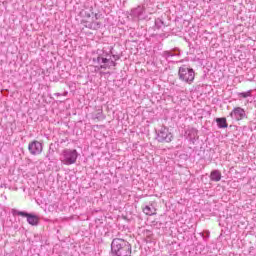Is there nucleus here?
Returning a JSON list of instances; mask_svg holds the SVG:
<instances>
[{"instance_id": "aec40b11", "label": "nucleus", "mask_w": 256, "mask_h": 256, "mask_svg": "<svg viewBox=\"0 0 256 256\" xmlns=\"http://www.w3.org/2000/svg\"><path fill=\"white\" fill-rule=\"evenodd\" d=\"M101 22H95V21H92V29L94 31H97V29H101Z\"/></svg>"}, {"instance_id": "9b49d317", "label": "nucleus", "mask_w": 256, "mask_h": 256, "mask_svg": "<svg viewBox=\"0 0 256 256\" xmlns=\"http://www.w3.org/2000/svg\"><path fill=\"white\" fill-rule=\"evenodd\" d=\"M186 133L188 134L187 139H189V141L195 145V141L199 139V131L195 128H191L187 130Z\"/></svg>"}, {"instance_id": "f3484780", "label": "nucleus", "mask_w": 256, "mask_h": 256, "mask_svg": "<svg viewBox=\"0 0 256 256\" xmlns=\"http://www.w3.org/2000/svg\"><path fill=\"white\" fill-rule=\"evenodd\" d=\"M251 93H253V90H248L246 92H240V93H238V97H241L242 99H247V97H251Z\"/></svg>"}, {"instance_id": "0eeeda50", "label": "nucleus", "mask_w": 256, "mask_h": 256, "mask_svg": "<svg viewBox=\"0 0 256 256\" xmlns=\"http://www.w3.org/2000/svg\"><path fill=\"white\" fill-rule=\"evenodd\" d=\"M249 112L245 111L242 107H234L230 112L231 119L235 121H243V119H247Z\"/></svg>"}, {"instance_id": "6ab92c4d", "label": "nucleus", "mask_w": 256, "mask_h": 256, "mask_svg": "<svg viewBox=\"0 0 256 256\" xmlns=\"http://www.w3.org/2000/svg\"><path fill=\"white\" fill-rule=\"evenodd\" d=\"M110 55V59L111 57L114 59L112 61H114V63H116V61H119V59H121V56L117 55V54H113V50H110V52H108Z\"/></svg>"}, {"instance_id": "7ed1b4c3", "label": "nucleus", "mask_w": 256, "mask_h": 256, "mask_svg": "<svg viewBox=\"0 0 256 256\" xmlns=\"http://www.w3.org/2000/svg\"><path fill=\"white\" fill-rule=\"evenodd\" d=\"M178 79L182 83L192 85L193 81H195V70L189 64H183L178 68Z\"/></svg>"}, {"instance_id": "ddd939ff", "label": "nucleus", "mask_w": 256, "mask_h": 256, "mask_svg": "<svg viewBox=\"0 0 256 256\" xmlns=\"http://www.w3.org/2000/svg\"><path fill=\"white\" fill-rule=\"evenodd\" d=\"M215 121L218 129H227V127H229V124H227V118L225 117L216 118Z\"/></svg>"}, {"instance_id": "dca6fc26", "label": "nucleus", "mask_w": 256, "mask_h": 256, "mask_svg": "<svg viewBox=\"0 0 256 256\" xmlns=\"http://www.w3.org/2000/svg\"><path fill=\"white\" fill-rule=\"evenodd\" d=\"M155 211H157V210L153 206H145V208L143 209V213H145V215H149V216L155 215L156 214Z\"/></svg>"}, {"instance_id": "5701e85b", "label": "nucleus", "mask_w": 256, "mask_h": 256, "mask_svg": "<svg viewBox=\"0 0 256 256\" xmlns=\"http://www.w3.org/2000/svg\"><path fill=\"white\" fill-rule=\"evenodd\" d=\"M158 37H160V39H166L167 34L162 33V34L158 35Z\"/></svg>"}, {"instance_id": "a878e982", "label": "nucleus", "mask_w": 256, "mask_h": 256, "mask_svg": "<svg viewBox=\"0 0 256 256\" xmlns=\"http://www.w3.org/2000/svg\"><path fill=\"white\" fill-rule=\"evenodd\" d=\"M56 97H61V95H63V94H61V93H55L54 94Z\"/></svg>"}, {"instance_id": "4be33fe9", "label": "nucleus", "mask_w": 256, "mask_h": 256, "mask_svg": "<svg viewBox=\"0 0 256 256\" xmlns=\"http://www.w3.org/2000/svg\"><path fill=\"white\" fill-rule=\"evenodd\" d=\"M87 29H93V22H89L88 25H86Z\"/></svg>"}, {"instance_id": "2eb2a0df", "label": "nucleus", "mask_w": 256, "mask_h": 256, "mask_svg": "<svg viewBox=\"0 0 256 256\" xmlns=\"http://www.w3.org/2000/svg\"><path fill=\"white\" fill-rule=\"evenodd\" d=\"M163 27H167V24H165L163 17L156 18L154 22V29H163Z\"/></svg>"}, {"instance_id": "4468645a", "label": "nucleus", "mask_w": 256, "mask_h": 256, "mask_svg": "<svg viewBox=\"0 0 256 256\" xmlns=\"http://www.w3.org/2000/svg\"><path fill=\"white\" fill-rule=\"evenodd\" d=\"M221 171L219 170H212L210 173V179L214 181L215 183L221 181Z\"/></svg>"}, {"instance_id": "f03ea898", "label": "nucleus", "mask_w": 256, "mask_h": 256, "mask_svg": "<svg viewBox=\"0 0 256 256\" xmlns=\"http://www.w3.org/2000/svg\"><path fill=\"white\" fill-rule=\"evenodd\" d=\"M97 57H94L92 59L93 63H97L99 66V69H109L110 67H117V62L113 61L111 59V54L109 52L103 51L102 54L99 53V50H97Z\"/></svg>"}, {"instance_id": "a211bd4d", "label": "nucleus", "mask_w": 256, "mask_h": 256, "mask_svg": "<svg viewBox=\"0 0 256 256\" xmlns=\"http://www.w3.org/2000/svg\"><path fill=\"white\" fill-rule=\"evenodd\" d=\"M95 119L98 121H103V119H105V116L103 115V109L98 110V112L95 114Z\"/></svg>"}, {"instance_id": "f8f14e48", "label": "nucleus", "mask_w": 256, "mask_h": 256, "mask_svg": "<svg viewBox=\"0 0 256 256\" xmlns=\"http://www.w3.org/2000/svg\"><path fill=\"white\" fill-rule=\"evenodd\" d=\"M130 15L133 19H141L143 15V7L137 6L130 11Z\"/></svg>"}, {"instance_id": "6e6552de", "label": "nucleus", "mask_w": 256, "mask_h": 256, "mask_svg": "<svg viewBox=\"0 0 256 256\" xmlns=\"http://www.w3.org/2000/svg\"><path fill=\"white\" fill-rule=\"evenodd\" d=\"M28 151L30 155H41L43 153V143L38 140H33L28 144Z\"/></svg>"}, {"instance_id": "bb28decb", "label": "nucleus", "mask_w": 256, "mask_h": 256, "mask_svg": "<svg viewBox=\"0 0 256 256\" xmlns=\"http://www.w3.org/2000/svg\"><path fill=\"white\" fill-rule=\"evenodd\" d=\"M63 95H64V97H66V95H69V92L65 91V92L63 93Z\"/></svg>"}, {"instance_id": "1a4fd4ad", "label": "nucleus", "mask_w": 256, "mask_h": 256, "mask_svg": "<svg viewBox=\"0 0 256 256\" xmlns=\"http://www.w3.org/2000/svg\"><path fill=\"white\" fill-rule=\"evenodd\" d=\"M162 57L166 61H169V57H181V49L175 47V48H172L171 50L163 51Z\"/></svg>"}, {"instance_id": "423d86ee", "label": "nucleus", "mask_w": 256, "mask_h": 256, "mask_svg": "<svg viewBox=\"0 0 256 256\" xmlns=\"http://www.w3.org/2000/svg\"><path fill=\"white\" fill-rule=\"evenodd\" d=\"M156 133V139L159 143H171L173 141V134L169 132L168 128L162 127Z\"/></svg>"}, {"instance_id": "f257e3e1", "label": "nucleus", "mask_w": 256, "mask_h": 256, "mask_svg": "<svg viewBox=\"0 0 256 256\" xmlns=\"http://www.w3.org/2000/svg\"><path fill=\"white\" fill-rule=\"evenodd\" d=\"M133 253V246L129 241L123 238H114L111 242L112 256H131Z\"/></svg>"}, {"instance_id": "412c9836", "label": "nucleus", "mask_w": 256, "mask_h": 256, "mask_svg": "<svg viewBox=\"0 0 256 256\" xmlns=\"http://www.w3.org/2000/svg\"><path fill=\"white\" fill-rule=\"evenodd\" d=\"M188 47H189L190 54L193 55V53H195V47L191 42L188 43Z\"/></svg>"}, {"instance_id": "39448f33", "label": "nucleus", "mask_w": 256, "mask_h": 256, "mask_svg": "<svg viewBox=\"0 0 256 256\" xmlns=\"http://www.w3.org/2000/svg\"><path fill=\"white\" fill-rule=\"evenodd\" d=\"M62 157L60 160L64 165H75L77 163V158L79 157V152L77 149H64L61 153Z\"/></svg>"}, {"instance_id": "393cba45", "label": "nucleus", "mask_w": 256, "mask_h": 256, "mask_svg": "<svg viewBox=\"0 0 256 256\" xmlns=\"http://www.w3.org/2000/svg\"><path fill=\"white\" fill-rule=\"evenodd\" d=\"M94 17L96 20H98L100 17H102V14L96 13L94 14Z\"/></svg>"}, {"instance_id": "9d476101", "label": "nucleus", "mask_w": 256, "mask_h": 256, "mask_svg": "<svg viewBox=\"0 0 256 256\" xmlns=\"http://www.w3.org/2000/svg\"><path fill=\"white\" fill-rule=\"evenodd\" d=\"M57 150V145L51 143L49 146V150L45 156V159L49 160V163H53L55 161V151Z\"/></svg>"}, {"instance_id": "20e7f679", "label": "nucleus", "mask_w": 256, "mask_h": 256, "mask_svg": "<svg viewBox=\"0 0 256 256\" xmlns=\"http://www.w3.org/2000/svg\"><path fill=\"white\" fill-rule=\"evenodd\" d=\"M11 213L13 217H24L27 219V223L29 225H32V227H37L39 225V216H37L35 213H29L27 211H20L17 209H12Z\"/></svg>"}, {"instance_id": "b1692460", "label": "nucleus", "mask_w": 256, "mask_h": 256, "mask_svg": "<svg viewBox=\"0 0 256 256\" xmlns=\"http://www.w3.org/2000/svg\"><path fill=\"white\" fill-rule=\"evenodd\" d=\"M84 17H87V19H90L91 13H89V12H84Z\"/></svg>"}]
</instances>
